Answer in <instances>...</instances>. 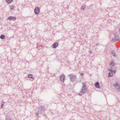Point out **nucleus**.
Wrapping results in <instances>:
<instances>
[{
  "label": "nucleus",
  "mask_w": 120,
  "mask_h": 120,
  "mask_svg": "<svg viewBox=\"0 0 120 120\" xmlns=\"http://www.w3.org/2000/svg\"><path fill=\"white\" fill-rule=\"evenodd\" d=\"M84 7V8H85V6H82V7Z\"/></svg>",
  "instance_id": "obj_19"
},
{
  "label": "nucleus",
  "mask_w": 120,
  "mask_h": 120,
  "mask_svg": "<svg viewBox=\"0 0 120 120\" xmlns=\"http://www.w3.org/2000/svg\"><path fill=\"white\" fill-rule=\"evenodd\" d=\"M85 84H83V87H85Z\"/></svg>",
  "instance_id": "obj_15"
},
{
  "label": "nucleus",
  "mask_w": 120,
  "mask_h": 120,
  "mask_svg": "<svg viewBox=\"0 0 120 120\" xmlns=\"http://www.w3.org/2000/svg\"><path fill=\"white\" fill-rule=\"evenodd\" d=\"M38 11H39V8H38ZM39 12L38 11V13Z\"/></svg>",
  "instance_id": "obj_17"
},
{
  "label": "nucleus",
  "mask_w": 120,
  "mask_h": 120,
  "mask_svg": "<svg viewBox=\"0 0 120 120\" xmlns=\"http://www.w3.org/2000/svg\"><path fill=\"white\" fill-rule=\"evenodd\" d=\"M112 66H113L114 65V64L113 62H110V65L111 66L112 65Z\"/></svg>",
  "instance_id": "obj_11"
},
{
  "label": "nucleus",
  "mask_w": 120,
  "mask_h": 120,
  "mask_svg": "<svg viewBox=\"0 0 120 120\" xmlns=\"http://www.w3.org/2000/svg\"><path fill=\"white\" fill-rule=\"evenodd\" d=\"M116 84L117 85V86L118 85V84L117 83Z\"/></svg>",
  "instance_id": "obj_22"
},
{
  "label": "nucleus",
  "mask_w": 120,
  "mask_h": 120,
  "mask_svg": "<svg viewBox=\"0 0 120 120\" xmlns=\"http://www.w3.org/2000/svg\"><path fill=\"white\" fill-rule=\"evenodd\" d=\"M79 94V95H81V94Z\"/></svg>",
  "instance_id": "obj_20"
},
{
  "label": "nucleus",
  "mask_w": 120,
  "mask_h": 120,
  "mask_svg": "<svg viewBox=\"0 0 120 120\" xmlns=\"http://www.w3.org/2000/svg\"><path fill=\"white\" fill-rule=\"evenodd\" d=\"M114 52V51H112V52Z\"/></svg>",
  "instance_id": "obj_24"
},
{
  "label": "nucleus",
  "mask_w": 120,
  "mask_h": 120,
  "mask_svg": "<svg viewBox=\"0 0 120 120\" xmlns=\"http://www.w3.org/2000/svg\"><path fill=\"white\" fill-rule=\"evenodd\" d=\"M109 70L110 72L109 73V75L110 76H112L113 75V74L112 72V71L110 69H109Z\"/></svg>",
  "instance_id": "obj_4"
},
{
  "label": "nucleus",
  "mask_w": 120,
  "mask_h": 120,
  "mask_svg": "<svg viewBox=\"0 0 120 120\" xmlns=\"http://www.w3.org/2000/svg\"><path fill=\"white\" fill-rule=\"evenodd\" d=\"M33 75L32 74H29L28 75V77L29 78H31L32 79H33L34 77H33Z\"/></svg>",
  "instance_id": "obj_7"
},
{
  "label": "nucleus",
  "mask_w": 120,
  "mask_h": 120,
  "mask_svg": "<svg viewBox=\"0 0 120 120\" xmlns=\"http://www.w3.org/2000/svg\"><path fill=\"white\" fill-rule=\"evenodd\" d=\"M13 1V0H6V1L8 3H11Z\"/></svg>",
  "instance_id": "obj_8"
},
{
  "label": "nucleus",
  "mask_w": 120,
  "mask_h": 120,
  "mask_svg": "<svg viewBox=\"0 0 120 120\" xmlns=\"http://www.w3.org/2000/svg\"><path fill=\"white\" fill-rule=\"evenodd\" d=\"M38 11V7H36L34 10V11L35 13L36 14H38V12L37 11Z\"/></svg>",
  "instance_id": "obj_6"
},
{
  "label": "nucleus",
  "mask_w": 120,
  "mask_h": 120,
  "mask_svg": "<svg viewBox=\"0 0 120 120\" xmlns=\"http://www.w3.org/2000/svg\"><path fill=\"white\" fill-rule=\"evenodd\" d=\"M119 32H120V29H119Z\"/></svg>",
  "instance_id": "obj_21"
},
{
  "label": "nucleus",
  "mask_w": 120,
  "mask_h": 120,
  "mask_svg": "<svg viewBox=\"0 0 120 120\" xmlns=\"http://www.w3.org/2000/svg\"><path fill=\"white\" fill-rule=\"evenodd\" d=\"M95 86L97 88L100 89V86L98 82H97L95 84Z\"/></svg>",
  "instance_id": "obj_3"
},
{
  "label": "nucleus",
  "mask_w": 120,
  "mask_h": 120,
  "mask_svg": "<svg viewBox=\"0 0 120 120\" xmlns=\"http://www.w3.org/2000/svg\"><path fill=\"white\" fill-rule=\"evenodd\" d=\"M65 77L64 75H62L60 77V79L61 81H63Z\"/></svg>",
  "instance_id": "obj_5"
},
{
  "label": "nucleus",
  "mask_w": 120,
  "mask_h": 120,
  "mask_svg": "<svg viewBox=\"0 0 120 120\" xmlns=\"http://www.w3.org/2000/svg\"><path fill=\"white\" fill-rule=\"evenodd\" d=\"M58 43L57 42H55L52 45V47L53 48H56L58 45Z\"/></svg>",
  "instance_id": "obj_2"
},
{
  "label": "nucleus",
  "mask_w": 120,
  "mask_h": 120,
  "mask_svg": "<svg viewBox=\"0 0 120 120\" xmlns=\"http://www.w3.org/2000/svg\"><path fill=\"white\" fill-rule=\"evenodd\" d=\"M0 38L1 39H3L5 38L4 36L3 35H2L0 36Z\"/></svg>",
  "instance_id": "obj_10"
},
{
  "label": "nucleus",
  "mask_w": 120,
  "mask_h": 120,
  "mask_svg": "<svg viewBox=\"0 0 120 120\" xmlns=\"http://www.w3.org/2000/svg\"><path fill=\"white\" fill-rule=\"evenodd\" d=\"M36 116H37V115H38V113L37 112L36 113Z\"/></svg>",
  "instance_id": "obj_16"
},
{
  "label": "nucleus",
  "mask_w": 120,
  "mask_h": 120,
  "mask_svg": "<svg viewBox=\"0 0 120 120\" xmlns=\"http://www.w3.org/2000/svg\"><path fill=\"white\" fill-rule=\"evenodd\" d=\"M81 74V75H83L82 74V73H81V74Z\"/></svg>",
  "instance_id": "obj_18"
},
{
  "label": "nucleus",
  "mask_w": 120,
  "mask_h": 120,
  "mask_svg": "<svg viewBox=\"0 0 120 120\" xmlns=\"http://www.w3.org/2000/svg\"><path fill=\"white\" fill-rule=\"evenodd\" d=\"M83 10H84V8H83Z\"/></svg>",
  "instance_id": "obj_23"
},
{
  "label": "nucleus",
  "mask_w": 120,
  "mask_h": 120,
  "mask_svg": "<svg viewBox=\"0 0 120 120\" xmlns=\"http://www.w3.org/2000/svg\"><path fill=\"white\" fill-rule=\"evenodd\" d=\"M8 19L9 20H14L16 19V18L15 17L10 16L8 18Z\"/></svg>",
  "instance_id": "obj_1"
},
{
  "label": "nucleus",
  "mask_w": 120,
  "mask_h": 120,
  "mask_svg": "<svg viewBox=\"0 0 120 120\" xmlns=\"http://www.w3.org/2000/svg\"><path fill=\"white\" fill-rule=\"evenodd\" d=\"M112 55L114 56H115L116 54L115 53H112Z\"/></svg>",
  "instance_id": "obj_14"
},
{
  "label": "nucleus",
  "mask_w": 120,
  "mask_h": 120,
  "mask_svg": "<svg viewBox=\"0 0 120 120\" xmlns=\"http://www.w3.org/2000/svg\"><path fill=\"white\" fill-rule=\"evenodd\" d=\"M5 102L4 101H2L1 102V108L2 109L3 108V106L4 105Z\"/></svg>",
  "instance_id": "obj_9"
},
{
  "label": "nucleus",
  "mask_w": 120,
  "mask_h": 120,
  "mask_svg": "<svg viewBox=\"0 0 120 120\" xmlns=\"http://www.w3.org/2000/svg\"><path fill=\"white\" fill-rule=\"evenodd\" d=\"M15 8V7L14 6H10V9L11 10H14Z\"/></svg>",
  "instance_id": "obj_13"
},
{
  "label": "nucleus",
  "mask_w": 120,
  "mask_h": 120,
  "mask_svg": "<svg viewBox=\"0 0 120 120\" xmlns=\"http://www.w3.org/2000/svg\"><path fill=\"white\" fill-rule=\"evenodd\" d=\"M6 120H11L9 117L6 116Z\"/></svg>",
  "instance_id": "obj_12"
}]
</instances>
